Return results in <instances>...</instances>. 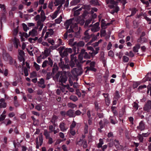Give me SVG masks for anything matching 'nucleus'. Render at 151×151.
Segmentation results:
<instances>
[{
    "instance_id": "obj_1",
    "label": "nucleus",
    "mask_w": 151,
    "mask_h": 151,
    "mask_svg": "<svg viewBox=\"0 0 151 151\" xmlns=\"http://www.w3.org/2000/svg\"><path fill=\"white\" fill-rule=\"evenodd\" d=\"M106 3L108 4L110 3L111 4H109L108 6L111 9H114L111 12L112 14H113L115 12H117L119 10V8L117 6V1H115L114 0H106Z\"/></svg>"
},
{
    "instance_id": "obj_2",
    "label": "nucleus",
    "mask_w": 151,
    "mask_h": 151,
    "mask_svg": "<svg viewBox=\"0 0 151 151\" xmlns=\"http://www.w3.org/2000/svg\"><path fill=\"white\" fill-rule=\"evenodd\" d=\"M81 60L83 59V58L86 59H88L91 58V57H94L92 52H89L88 53L86 51V50L83 49L81 50L80 54L78 55Z\"/></svg>"
},
{
    "instance_id": "obj_3",
    "label": "nucleus",
    "mask_w": 151,
    "mask_h": 151,
    "mask_svg": "<svg viewBox=\"0 0 151 151\" xmlns=\"http://www.w3.org/2000/svg\"><path fill=\"white\" fill-rule=\"evenodd\" d=\"M83 72L82 68H74L71 71L72 74L75 77H77L79 75H81Z\"/></svg>"
},
{
    "instance_id": "obj_4",
    "label": "nucleus",
    "mask_w": 151,
    "mask_h": 151,
    "mask_svg": "<svg viewBox=\"0 0 151 151\" xmlns=\"http://www.w3.org/2000/svg\"><path fill=\"white\" fill-rule=\"evenodd\" d=\"M89 29L86 30L84 33V36L82 37V39L86 42H88L89 41V39L93 36V34L89 35L88 33Z\"/></svg>"
},
{
    "instance_id": "obj_5",
    "label": "nucleus",
    "mask_w": 151,
    "mask_h": 151,
    "mask_svg": "<svg viewBox=\"0 0 151 151\" xmlns=\"http://www.w3.org/2000/svg\"><path fill=\"white\" fill-rule=\"evenodd\" d=\"M143 110L147 112H149L151 109V101L148 100L146 103L143 107Z\"/></svg>"
},
{
    "instance_id": "obj_6",
    "label": "nucleus",
    "mask_w": 151,
    "mask_h": 151,
    "mask_svg": "<svg viewBox=\"0 0 151 151\" xmlns=\"http://www.w3.org/2000/svg\"><path fill=\"white\" fill-rule=\"evenodd\" d=\"M77 144L80 146L83 145V147L84 148H86L88 146L86 141L81 139L78 142Z\"/></svg>"
},
{
    "instance_id": "obj_7",
    "label": "nucleus",
    "mask_w": 151,
    "mask_h": 151,
    "mask_svg": "<svg viewBox=\"0 0 151 151\" xmlns=\"http://www.w3.org/2000/svg\"><path fill=\"white\" fill-rule=\"evenodd\" d=\"M67 79L68 77L66 75H63L62 74H61L60 77L59 82L62 83V84L63 85V83H65V82L67 81ZM62 86H63V85H62Z\"/></svg>"
},
{
    "instance_id": "obj_8",
    "label": "nucleus",
    "mask_w": 151,
    "mask_h": 151,
    "mask_svg": "<svg viewBox=\"0 0 151 151\" xmlns=\"http://www.w3.org/2000/svg\"><path fill=\"white\" fill-rule=\"evenodd\" d=\"M99 22H97L95 24L93 27L91 28V30L93 32H96L99 30L100 27H99Z\"/></svg>"
},
{
    "instance_id": "obj_9",
    "label": "nucleus",
    "mask_w": 151,
    "mask_h": 151,
    "mask_svg": "<svg viewBox=\"0 0 151 151\" xmlns=\"http://www.w3.org/2000/svg\"><path fill=\"white\" fill-rule=\"evenodd\" d=\"M145 128V124L143 121H141L139 124V125L137 126V128L138 129L141 131L144 130Z\"/></svg>"
},
{
    "instance_id": "obj_10",
    "label": "nucleus",
    "mask_w": 151,
    "mask_h": 151,
    "mask_svg": "<svg viewBox=\"0 0 151 151\" xmlns=\"http://www.w3.org/2000/svg\"><path fill=\"white\" fill-rule=\"evenodd\" d=\"M37 83L38 86L42 88H45L46 87L45 84V81L43 78H41L40 81L37 82Z\"/></svg>"
},
{
    "instance_id": "obj_11",
    "label": "nucleus",
    "mask_w": 151,
    "mask_h": 151,
    "mask_svg": "<svg viewBox=\"0 0 151 151\" xmlns=\"http://www.w3.org/2000/svg\"><path fill=\"white\" fill-rule=\"evenodd\" d=\"M65 124L63 122H62L60 123L59 125V128L60 130L62 132H64L67 130L68 128L65 126Z\"/></svg>"
},
{
    "instance_id": "obj_12",
    "label": "nucleus",
    "mask_w": 151,
    "mask_h": 151,
    "mask_svg": "<svg viewBox=\"0 0 151 151\" xmlns=\"http://www.w3.org/2000/svg\"><path fill=\"white\" fill-rule=\"evenodd\" d=\"M66 115L69 117H75L76 116L74 111L71 109L68 110L66 113Z\"/></svg>"
},
{
    "instance_id": "obj_13",
    "label": "nucleus",
    "mask_w": 151,
    "mask_h": 151,
    "mask_svg": "<svg viewBox=\"0 0 151 151\" xmlns=\"http://www.w3.org/2000/svg\"><path fill=\"white\" fill-rule=\"evenodd\" d=\"M58 118L57 116L54 115L50 119V122L53 124L55 127L56 126L55 122L57 121Z\"/></svg>"
},
{
    "instance_id": "obj_14",
    "label": "nucleus",
    "mask_w": 151,
    "mask_h": 151,
    "mask_svg": "<svg viewBox=\"0 0 151 151\" xmlns=\"http://www.w3.org/2000/svg\"><path fill=\"white\" fill-rule=\"evenodd\" d=\"M58 70V67L56 63H55L53 66L52 70V74L54 75Z\"/></svg>"
},
{
    "instance_id": "obj_15",
    "label": "nucleus",
    "mask_w": 151,
    "mask_h": 151,
    "mask_svg": "<svg viewBox=\"0 0 151 151\" xmlns=\"http://www.w3.org/2000/svg\"><path fill=\"white\" fill-rule=\"evenodd\" d=\"M74 45H76L78 47H82L85 45L84 42L82 41H81L77 43V42H75Z\"/></svg>"
},
{
    "instance_id": "obj_16",
    "label": "nucleus",
    "mask_w": 151,
    "mask_h": 151,
    "mask_svg": "<svg viewBox=\"0 0 151 151\" xmlns=\"http://www.w3.org/2000/svg\"><path fill=\"white\" fill-rule=\"evenodd\" d=\"M29 35L32 37H34L37 35V31L35 29H33L32 30L29 32Z\"/></svg>"
},
{
    "instance_id": "obj_17",
    "label": "nucleus",
    "mask_w": 151,
    "mask_h": 151,
    "mask_svg": "<svg viewBox=\"0 0 151 151\" xmlns=\"http://www.w3.org/2000/svg\"><path fill=\"white\" fill-rule=\"evenodd\" d=\"M147 39L145 37H140L137 40V42L141 43H143L147 42Z\"/></svg>"
},
{
    "instance_id": "obj_18",
    "label": "nucleus",
    "mask_w": 151,
    "mask_h": 151,
    "mask_svg": "<svg viewBox=\"0 0 151 151\" xmlns=\"http://www.w3.org/2000/svg\"><path fill=\"white\" fill-rule=\"evenodd\" d=\"M72 23V21L70 19L66 21L64 23V25L65 26L66 29H67L69 28V26Z\"/></svg>"
},
{
    "instance_id": "obj_19",
    "label": "nucleus",
    "mask_w": 151,
    "mask_h": 151,
    "mask_svg": "<svg viewBox=\"0 0 151 151\" xmlns=\"http://www.w3.org/2000/svg\"><path fill=\"white\" fill-rule=\"evenodd\" d=\"M140 47V45L137 43L135 45V46L133 47V51L134 52H137L138 51V49Z\"/></svg>"
},
{
    "instance_id": "obj_20",
    "label": "nucleus",
    "mask_w": 151,
    "mask_h": 151,
    "mask_svg": "<svg viewBox=\"0 0 151 151\" xmlns=\"http://www.w3.org/2000/svg\"><path fill=\"white\" fill-rule=\"evenodd\" d=\"M75 28L76 29H78V27L76 26V24L75 26L71 25L70 26V28L68 30H67L66 32H67L68 33L74 32V31L73 30V28Z\"/></svg>"
},
{
    "instance_id": "obj_21",
    "label": "nucleus",
    "mask_w": 151,
    "mask_h": 151,
    "mask_svg": "<svg viewBox=\"0 0 151 151\" xmlns=\"http://www.w3.org/2000/svg\"><path fill=\"white\" fill-rule=\"evenodd\" d=\"M46 19V17L44 11L42 10L41 13V20L43 22Z\"/></svg>"
},
{
    "instance_id": "obj_22",
    "label": "nucleus",
    "mask_w": 151,
    "mask_h": 151,
    "mask_svg": "<svg viewBox=\"0 0 151 151\" xmlns=\"http://www.w3.org/2000/svg\"><path fill=\"white\" fill-rule=\"evenodd\" d=\"M3 57L4 60L5 61H7L9 59H10V58H11L9 56V55L6 53H4L3 54Z\"/></svg>"
},
{
    "instance_id": "obj_23",
    "label": "nucleus",
    "mask_w": 151,
    "mask_h": 151,
    "mask_svg": "<svg viewBox=\"0 0 151 151\" xmlns=\"http://www.w3.org/2000/svg\"><path fill=\"white\" fill-rule=\"evenodd\" d=\"M61 72L60 71H58L55 75L53 77V79L55 81H58L59 77L60 76Z\"/></svg>"
},
{
    "instance_id": "obj_24",
    "label": "nucleus",
    "mask_w": 151,
    "mask_h": 151,
    "mask_svg": "<svg viewBox=\"0 0 151 151\" xmlns=\"http://www.w3.org/2000/svg\"><path fill=\"white\" fill-rule=\"evenodd\" d=\"M90 3L92 4H93L94 6H100V4H99L98 0H91L90 1Z\"/></svg>"
},
{
    "instance_id": "obj_25",
    "label": "nucleus",
    "mask_w": 151,
    "mask_h": 151,
    "mask_svg": "<svg viewBox=\"0 0 151 151\" xmlns=\"http://www.w3.org/2000/svg\"><path fill=\"white\" fill-rule=\"evenodd\" d=\"M92 39L88 42L87 43V45H91V44L93 42L96 40L97 39V37L95 35L93 34V36L92 37Z\"/></svg>"
},
{
    "instance_id": "obj_26",
    "label": "nucleus",
    "mask_w": 151,
    "mask_h": 151,
    "mask_svg": "<svg viewBox=\"0 0 151 151\" xmlns=\"http://www.w3.org/2000/svg\"><path fill=\"white\" fill-rule=\"evenodd\" d=\"M60 62L58 63V66L61 69L63 68V66L64 65V62L63 61V59L61 58H60Z\"/></svg>"
},
{
    "instance_id": "obj_27",
    "label": "nucleus",
    "mask_w": 151,
    "mask_h": 151,
    "mask_svg": "<svg viewBox=\"0 0 151 151\" xmlns=\"http://www.w3.org/2000/svg\"><path fill=\"white\" fill-rule=\"evenodd\" d=\"M69 99L74 101H76L78 100V98L76 96L72 95L70 96Z\"/></svg>"
},
{
    "instance_id": "obj_28",
    "label": "nucleus",
    "mask_w": 151,
    "mask_h": 151,
    "mask_svg": "<svg viewBox=\"0 0 151 151\" xmlns=\"http://www.w3.org/2000/svg\"><path fill=\"white\" fill-rule=\"evenodd\" d=\"M92 21V19L90 18L88 19L87 20L84 24V27L86 28L87 27H88V25L91 23Z\"/></svg>"
},
{
    "instance_id": "obj_29",
    "label": "nucleus",
    "mask_w": 151,
    "mask_h": 151,
    "mask_svg": "<svg viewBox=\"0 0 151 151\" xmlns=\"http://www.w3.org/2000/svg\"><path fill=\"white\" fill-rule=\"evenodd\" d=\"M70 67L69 65L68 64L64 65V66L63 67V68H62V69L64 71V72H66L65 71H64V70L66 69L68 71H69L70 70Z\"/></svg>"
},
{
    "instance_id": "obj_30",
    "label": "nucleus",
    "mask_w": 151,
    "mask_h": 151,
    "mask_svg": "<svg viewBox=\"0 0 151 151\" xmlns=\"http://www.w3.org/2000/svg\"><path fill=\"white\" fill-rule=\"evenodd\" d=\"M39 143L40 146H41L43 143V136L42 134H40L39 136Z\"/></svg>"
},
{
    "instance_id": "obj_31",
    "label": "nucleus",
    "mask_w": 151,
    "mask_h": 151,
    "mask_svg": "<svg viewBox=\"0 0 151 151\" xmlns=\"http://www.w3.org/2000/svg\"><path fill=\"white\" fill-rule=\"evenodd\" d=\"M91 7V6L90 5L85 4L83 5L82 6V8L86 10H89L90 9Z\"/></svg>"
},
{
    "instance_id": "obj_32",
    "label": "nucleus",
    "mask_w": 151,
    "mask_h": 151,
    "mask_svg": "<svg viewBox=\"0 0 151 151\" xmlns=\"http://www.w3.org/2000/svg\"><path fill=\"white\" fill-rule=\"evenodd\" d=\"M94 67L92 66L87 67H86L87 70H91L94 72H96V69Z\"/></svg>"
},
{
    "instance_id": "obj_33",
    "label": "nucleus",
    "mask_w": 151,
    "mask_h": 151,
    "mask_svg": "<svg viewBox=\"0 0 151 151\" xmlns=\"http://www.w3.org/2000/svg\"><path fill=\"white\" fill-rule=\"evenodd\" d=\"M80 0H73L70 3L72 5H75L80 2Z\"/></svg>"
},
{
    "instance_id": "obj_34",
    "label": "nucleus",
    "mask_w": 151,
    "mask_h": 151,
    "mask_svg": "<svg viewBox=\"0 0 151 151\" xmlns=\"http://www.w3.org/2000/svg\"><path fill=\"white\" fill-rule=\"evenodd\" d=\"M120 97V96L119 94V91H116L114 98L116 99H118Z\"/></svg>"
},
{
    "instance_id": "obj_35",
    "label": "nucleus",
    "mask_w": 151,
    "mask_h": 151,
    "mask_svg": "<svg viewBox=\"0 0 151 151\" xmlns=\"http://www.w3.org/2000/svg\"><path fill=\"white\" fill-rule=\"evenodd\" d=\"M50 53V50L48 49H46L44 51V55L46 57H47L49 55Z\"/></svg>"
},
{
    "instance_id": "obj_36",
    "label": "nucleus",
    "mask_w": 151,
    "mask_h": 151,
    "mask_svg": "<svg viewBox=\"0 0 151 151\" xmlns=\"http://www.w3.org/2000/svg\"><path fill=\"white\" fill-rule=\"evenodd\" d=\"M137 137L140 142H143V137L141 134H139Z\"/></svg>"
},
{
    "instance_id": "obj_37",
    "label": "nucleus",
    "mask_w": 151,
    "mask_h": 151,
    "mask_svg": "<svg viewBox=\"0 0 151 151\" xmlns=\"http://www.w3.org/2000/svg\"><path fill=\"white\" fill-rule=\"evenodd\" d=\"M99 50V47H96L95 48V50L94 49L93 52H92V53L93 54V55L94 56L98 53Z\"/></svg>"
},
{
    "instance_id": "obj_38",
    "label": "nucleus",
    "mask_w": 151,
    "mask_h": 151,
    "mask_svg": "<svg viewBox=\"0 0 151 151\" xmlns=\"http://www.w3.org/2000/svg\"><path fill=\"white\" fill-rule=\"evenodd\" d=\"M73 48L75 52V54H76L79 53L80 50L78 47L76 48V47L74 46L73 47Z\"/></svg>"
},
{
    "instance_id": "obj_39",
    "label": "nucleus",
    "mask_w": 151,
    "mask_h": 151,
    "mask_svg": "<svg viewBox=\"0 0 151 151\" xmlns=\"http://www.w3.org/2000/svg\"><path fill=\"white\" fill-rule=\"evenodd\" d=\"M132 105L134 108L136 109V110L138 109L139 107V106L137 103H136L135 102H134L133 103Z\"/></svg>"
},
{
    "instance_id": "obj_40",
    "label": "nucleus",
    "mask_w": 151,
    "mask_h": 151,
    "mask_svg": "<svg viewBox=\"0 0 151 151\" xmlns=\"http://www.w3.org/2000/svg\"><path fill=\"white\" fill-rule=\"evenodd\" d=\"M103 141L102 139H99V142L98 144V145L97 146V147L98 148H100L102 147V145L103 144Z\"/></svg>"
},
{
    "instance_id": "obj_41",
    "label": "nucleus",
    "mask_w": 151,
    "mask_h": 151,
    "mask_svg": "<svg viewBox=\"0 0 151 151\" xmlns=\"http://www.w3.org/2000/svg\"><path fill=\"white\" fill-rule=\"evenodd\" d=\"M13 144L15 148L17 147H19L20 146V143L18 142H16L15 140L13 141Z\"/></svg>"
},
{
    "instance_id": "obj_42",
    "label": "nucleus",
    "mask_w": 151,
    "mask_h": 151,
    "mask_svg": "<svg viewBox=\"0 0 151 151\" xmlns=\"http://www.w3.org/2000/svg\"><path fill=\"white\" fill-rule=\"evenodd\" d=\"M136 11L137 10H136V9L135 8H133L132 10L131 14L129 16H128V17H130L133 16L136 13Z\"/></svg>"
},
{
    "instance_id": "obj_43",
    "label": "nucleus",
    "mask_w": 151,
    "mask_h": 151,
    "mask_svg": "<svg viewBox=\"0 0 151 151\" xmlns=\"http://www.w3.org/2000/svg\"><path fill=\"white\" fill-rule=\"evenodd\" d=\"M9 59L10 60L9 63H10V64H12L14 63V65L15 66L16 65L17 63H16V62L15 60H13L11 57L10 58V59Z\"/></svg>"
},
{
    "instance_id": "obj_44",
    "label": "nucleus",
    "mask_w": 151,
    "mask_h": 151,
    "mask_svg": "<svg viewBox=\"0 0 151 151\" xmlns=\"http://www.w3.org/2000/svg\"><path fill=\"white\" fill-rule=\"evenodd\" d=\"M48 64L50 65L51 67H52L53 65V63L51 59V58L50 57L48 58Z\"/></svg>"
},
{
    "instance_id": "obj_45",
    "label": "nucleus",
    "mask_w": 151,
    "mask_h": 151,
    "mask_svg": "<svg viewBox=\"0 0 151 151\" xmlns=\"http://www.w3.org/2000/svg\"><path fill=\"white\" fill-rule=\"evenodd\" d=\"M74 39L73 38L70 39L69 41V44L71 45L72 46H74L76 45H74Z\"/></svg>"
},
{
    "instance_id": "obj_46",
    "label": "nucleus",
    "mask_w": 151,
    "mask_h": 151,
    "mask_svg": "<svg viewBox=\"0 0 151 151\" xmlns=\"http://www.w3.org/2000/svg\"><path fill=\"white\" fill-rule=\"evenodd\" d=\"M68 106L69 107L71 108H73L76 107L77 106L74 104H73L71 103H69L68 104Z\"/></svg>"
},
{
    "instance_id": "obj_47",
    "label": "nucleus",
    "mask_w": 151,
    "mask_h": 151,
    "mask_svg": "<svg viewBox=\"0 0 151 151\" xmlns=\"http://www.w3.org/2000/svg\"><path fill=\"white\" fill-rule=\"evenodd\" d=\"M69 66H70L71 68L74 67L75 65V62L73 60H70L69 62Z\"/></svg>"
},
{
    "instance_id": "obj_48",
    "label": "nucleus",
    "mask_w": 151,
    "mask_h": 151,
    "mask_svg": "<svg viewBox=\"0 0 151 151\" xmlns=\"http://www.w3.org/2000/svg\"><path fill=\"white\" fill-rule=\"evenodd\" d=\"M22 25L23 27V29L26 32L27 30L29 29V28L28 27H27V25L23 23L22 24Z\"/></svg>"
},
{
    "instance_id": "obj_49",
    "label": "nucleus",
    "mask_w": 151,
    "mask_h": 151,
    "mask_svg": "<svg viewBox=\"0 0 151 151\" xmlns=\"http://www.w3.org/2000/svg\"><path fill=\"white\" fill-rule=\"evenodd\" d=\"M71 60L74 61L75 62H76L77 60L76 57L75 56H74V55H70Z\"/></svg>"
},
{
    "instance_id": "obj_50",
    "label": "nucleus",
    "mask_w": 151,
    "mask_h": 151,
    "mask_svg": "<svg viewBox=\"0 0 151 151\" xmlns=\"http://www.w3.org/2000/svg\"><path fill=\"white\" fill-rule=\"evenodd\" d=\"M52 75H53L52 73L50 72L47 73L46 75V79L47 80L49 79L50 78L51 76Z\"/></svg>"
},
{
    "instance_id": "obj_51",
    "label": "nucleus",
    "mask_w": 151,
    "mask_h": 151,
    "mask_svg": "<svg viewBox=\"0 0 151 151\" xmlns=\"http://www.w3.org/2000/svg\"><path fill=\"white\" fill-rule=\"evenodd\" d=\"M34 65L36 70L38 71L40 69V66L38 64H37V63L36 62H34Z\"/></svg>"
},
{
    "instance_id": "obj_52",
    "label": "nucleus",
    "mask_w": 151,
    "mask_h": 151,
    "mask_svg": "<svg viewBox=\"0 0 151 151\" xmlns=\"http://www.w3.org/2000/svg\"><path fill=\"white\" fill-rule=\"evenodd\" d=\"M62 18V16H60L58 18V19H56L55 20V23H57V24L60 23L61 21Z\"/></svg>"
},
{
    "instance_id": "obj_53",
    "label": "nucleus",
    "mask_w": 151,
    "mask_h": 151,
    "mask_svg": "<svg viewBox=\"0 0 151 151\" xmlns=\"http://www.w3.org/2000/svg\"><path fill=\"white\" fill-rule=\"evenodd\" d=\"M106 34V30L105 29H101V36H105Z\"/></svg>"
},
{
    "instance_id": "obj_54",
    "label": "nucleus",
    "mask_w": 151,
    "mask_h": 151,
    "mask_svg": "<svg viewBox=\"0 0 151 151\" xmlns=\"http://www.w3.org/2000/svg\"><path fill=\"white\" fill-rule=\"evenodd\" d=\"M44 134L46 138L47 139L49 137H49L50 134L46 130H45L44 131Z\"/></svg>"
},
{
    "instance_id": "obj_55",
    "label": "nucleus",
    "mask_w": 151,
    "mask_h": 151,
    "mask_svg": "<svg viewBox=\"0 0 151 151\" xmlns=\"http://www.w3.org/2000/svg\"><path fill=\"white\" fill-rule=\"evenodd\" d=\"M6 106V103L5 102L0 103V108H4Z\"/></svg>"
},
{
    "instance_id": "obj_56",
    "label": "nucleus",
    "mask_w": 151,
    "mask_h": 151,
    "mask_svg": "<svg viewBox=\"0 0 151 151\" xmlns=\"http://www.w3.org/2000/svg\"><path fill=\"white\" fill-rule=\"evenodd\" d=\"M99 125H100V127L101 129H102L105 127V125L103 123V122L102 120H101L99 122Z\"/></svg>"
},
{
    "instance_id": "obj_57",
    "label": "nucleus",
    "mask_w": 151,
    "mask_h": 151,
    "mask_svg": "<svg viewBox=\"0 0 151 151\" xmlns=\"http://www.w3.org/2000/svg\"><path fill=\"white\" fill-rule=\"evenodd\" d=\"M68 86V90L70 92H73L74 91V89L72 88H71L69 87V85H64L63 86L65 87H66V86Z\"/></svg>"
},
{
    "instance_id": "obj_58",
    "label": "nucleus",
    "mask_w": 151,
    "mask_h": 151,
    "mask_svg": "<svg viewBox=\"0 0 151 151\" xmlns=\"http://www.w3.org/2000/svg\"><path fill=\"white\" fill-rule=\"evenodd\" d=\"M13 42L14 44H19V40L16 37H14Z\"/></svg>"
},
{
    "instance_id": "obj_59",
    "label": "nucleus",
    "mask_w": 151,
    "mask_h": 151,
    "mask_svg": "<svg viewBox=\"0 0 151 151\" xmlns=\"http://www.w3.org/2000/svg\"><path fill=\"white\" fill-rule=\"evenodd\" d=\"M36 73L35 72L33 71L30 74V78H32L36 76Z\"/></svg>"
},
{
    "instance_id": "obj_60",
    "label": "nucleus",
    "mask_w": 151,
    "mask_h": 151,
    "mask_svg": "<svg viewBox=\"0 0 151 151\" xmlns=\"http://www.w3.org/2000/svg\"><path fill=\"white\" fill-rule=\"evenodd\" d=\"M123 59L124 62H127L129 60V58L125 56H124L123 57Z\"/></svg>"
},
{
    "instance_id": "obj_61",
    "label": "nucleus",
    "mask_w": 151,
    "mask_h": 151,
    "mask_svg": "<svg viewBox=\"0 0 151 151\" xmlns=\"http://www.w3.org/2000/svg\"><path fill=\"white\" fill-rule=\"evenodd\" d=\"M19 56H24V52L21 50H18Z\"/></svg>"
},
{
    "instance_id": "obj_62",
    "label": "nucleus",
    "mask_w": 151,
    "mask_h": 151,
    "mask_svg": "<svg viewBox=\"0 0 151 151\" xmlns=\"http://www.w3.org/2000/svg\"><path fill=\"white\" fill-rule=\"evenodd\" d=\"M108 56L111 57H113L114 56V54L112 50L109 51L108 52Z\"/></svg>"
},
{
    "instance_id": "obj_63",
    "label": "nucleus",
    "mask_w": 151,
    "mask_h": 151,
    "mask_svg": "<svg viewBox=\"0 0 151 151\" xmlns=\"http://www.w3.org/2000/svg\"><path fill=\"white\" fill-rule=\"evenodd\" d=\"M48 63V61L47 60H45L43 63L42 64V67L44 68L45 67Z\"/></svg>"
},
{
    "instance_id": "obj_64",
    "label": "nucleus",
    "mask_w": 151,
    "mask_h": 151,
    "mask_svg": "<svg viewBox=\"0 0 151 151\" xmlns=\"http://www.w3.org/2000/svg\"><path fill=\"white\" fill-rule=\"evenodd\" d=\"M133 26L134 28H137L138 26V24L135 21H133Z\"/></svg>"
}]
</instances>
